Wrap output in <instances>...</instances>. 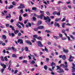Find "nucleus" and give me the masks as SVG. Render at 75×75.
<instances>
[{"label": "nucleus", "mask_w": 75, "mask_h": 75, "mask_svg": "<svg viewBox=\"0 0 75 75\" xmlns=\"http://www.w3.org/2000/svg\"><path fill=\"white\" fill-rule=\"evenodd\" d=\"M11 48H12V50H13L14 51H17V50L16 49H15V48L14 47H11Z\"/></svg>", "instance_id": "22"}, {"label": "nucleus", "mask_w": 75, "mask_h": 75, "mask_svg": "<svg viewBox=\"0 0 75 75\" xmlns=\"http://www.w3.org/2000/svg\"><path fill=\"white\" fill-rule=\"evenodd\" d=\"M12 57H13V58H16L17 56H16V55L14 54H12Z\"/></svg>", "instance_id": "28"}, {"label": "nucleus", "mask_w": 75, "mask_h": 75, "mask_svg": "<svg viewBox=\"0 0 75 75\" xmlns=\"http://www.w3.org/2000/svg\"><path fill=\"white\" fill-rule=\"evenodd\" d=\"M46 60L47 62H49V61H50V59L48 58H46Z\"/></svg>", "instance_id": "53"}, {"label": "nucleus", "mask_w": 75, "mask_h": 75, "mask_svg": "<svg viewBox=\"0 0 75 75\" xmlns=\"http://www.w3.org/2000/svg\"><path fill=\"white\" fill-rule=\"evenodd\" d=\"M14 7V6L13 5H11L10 6H9V7H8V9H11V8H13Z\"/></svg>", "instance_id": "17"}, {"label": "nucleus", "mask_w": 75, "mask_h": 75, "mask_svg": "<svg viewBox=\"0 0 75 75\" xmlns=\"http://www.w3.org/2000/svg\"><path fill=\"white\" fill-rule=\"evenodd\" d=\"M44 16V15L43 14H41L39 16H37V18H40V19H42V18H43V17Z\"/></svg>", "instance_id": "6"}, {"label": "nucleus", "mask_w": 75, "mask_h": 75, "mask_svg": "<svg viewBox=\"0 0 75 75\" xmlns=\"http://www.w3.org/2000/svg\"><path fill=\"white\" fill-rule=\"evenodd\" d=\"M34 30L35 31H38V28H35L34 29Z\"/></svg>", "instance_id": "26"}, {"label": "nucleus", "mask_w": 75, "mask_h": 75, "mask_svg": "<svg viewBox=\"0 0 75 75\" xmlns=\"http://www.w3.org/2000/svg\"><path fill=\"white\" fill-rule=\"evenodd\" d=\"M20 6H19L18 8V9H21L25 8V6L24 4H21ZM21 6H22V7Z\"/></svg>", "instance_id": "5"}, {"label": "nucleus", "mask_w": 75, "mask_h": 75, "mask_svg": "<svg viewBox=\"0 0 75 75\" xmlns=\"http://www.w3.org/2000/svg\"><path fill=\"white\" fill-rule=\"evenodd\" d=\"M45 51H47H47H48V49H47L46 48V46H45Z\"/></svg>", "instance_id": "45"}, {"label": "nucleus", "mask_w": 75, "mask_h": 75, "mask_svg": "<svg viewBox=\"0 0 75 75\" xmlns=\"http://www.w3.org/2000/svg\"><path fill=\"white\" fill-rule=\"evenodd\" d=\"M1 60L2 61H4V57L3 56H1Z\"/></svg>", "instance_id": "33"}, {"label": "nucleus", "mask_w": 75, "mask_h": 75, "mask_svg": "<svg viewBox=\"0 0 75 75\" xmlns=\"http://www.w3.org/2000/svg\"><path fill=\"white\" fill-rule=\"evenodd\" d=\"M60 3H62V4H63V2L61 1H59L58 2V4H59Z\"/></svg>", "instance_id": "61"}, {"label": "nucleus", "mask_w": 75, "mask_h": 75, "mask_svg": "<svg viewBox=\"0 0 75 75\" xmlns=\"http://www.w3.org/2000/svg\"><path fill=\"white\" fill-rule=\"evenodd\" d=\"M66 32L65 30H64V29H63L62 31V33H65Z\"/></svg>", "instance_id": "50"}, {"label": "nucleus", "mask_w": 75, "mask_h": 75, "mask_svg": "<svg viewBox=\"0 0 75 75\" xmlns=\"http://www.w3.org/2000/svg\"><path fill=\"white\" fill-rule=\"evenodd\" d=\"M4 59L6 61H8V59H7V56H5L4 57Z\"/></svg>", "instance_id": "37"}, {"label": "nucleus", "mask_w": 75, "mask_h": 75, "mask_svg": "<svg viewBox=\"0 0 75 75\" xmlns=\"http://www.w3.org/2000/svg\"><path fill=\"white\" fill-rule=\"evenodd\" d=\"M67 38H62V40H67Z\"/></svg>", "instance_id": "44"}, {"label": "nucleus", "mask_w": 75, "mask_h": 75, "mask_svg": "<svg viewBox=\"0 0 75 75\" xmlns=\"http://www.w3.org/2000/svg\"><path fill=\"white\" fill-rule=\"evenodd\" d=\"M25 51H28V48L27 47H25Z\"/></svg>", "instance_id": "34"}, {"label": "nucleus", "mask_w": 75, "mask_h": 75, "mask_svg": "<svg viewBox=\"0 0 75 75\" xmlns=\"http://www.w3.org/2000/svg\"><path fill=\"white\" fill-rule=\"evenodd\" d=\"M18 36H19V37L21 36V33H18Z\"/></svg>", "instance_id": "48"}, {"label": "nucleus", "mask_w": 75, "mask_h": 75, "mask_svg": "<svg viewBox=\"0 0 75 75\" xmlns=\"http://www.w3.org/2000/svg\"><path fill=\"white\" fill-rule=\"evenodd\" d=\"M33 37L34 38H38V35H33Z\"/></svg>", "instance_id": "25"}, {"label": "nucleus", "mask_w": 75, "mask_h": 75, "mask_svg": "<svg viewBox=\"0 0 75 75\" xmlns=\"http://www.w3.org/2000/svg\"><path fill=\"white\" fill-rule=\"evenodd\" d=\"M32 9L33 11L34 10L35 11H36V10H37V8L36 7H33L32 8Z\"/></svg>", "instance_id": "27"}, {"label": "nucleus", "mask_w": 75, "mask_h": 75, "mask_svg": "<svg viewBox=\"0 0 75 75\" xmlns=\"http://www.w3.org/2000/svg\"><path fill=\"white\" fill-rule=\"evenodd\" d=\"M5 70V69L3 68L1 69V73H3V71L4 70Z\"/></svg>", "instance_id": "47"}, {"label": "nucleus", "mask_w": 75, "mask_h": 75, "mask_svg": "<svg viewBox=\"0 0 75 75\" xmlns=\"http://www.w3.org/2000/svg\"><path fill=\"white\" fill-rule=\"evenodd\" d=\"M59 71H60L61 72H64V71L63 69H59Z\"/></svg>", "instance_id": "20"}, {"label": "nucleus", "mask_w": 75, "mask_h": 75, "mask_svg": "<svg viewBox=\"0 0 75 75\" xmlns=\"http://www.w3.org/2000/svg\"><path fill=\"white\" fill-rule=\"evenodd\" d=\"M28 25L29 27H31V23H30V22L28 23Z\"/></svg>", "instance_id": "51"}, {"label": "nucleus", "mask_w": 75, "mask_h": 75, "mask_svg": "<svg viewBox=\"0 0 75 75\" xmlns=\"http://www.w3.org/2000/svg\"><path fill=\"white\" fill-rule=\"evenodd\" d=\"M61 18H56L55 20V21H59L61 20Z\"/></svg>", "instance_id": "24"}, {"label": "nucleus", "mask_w": 75, "mask_h": 75, "mask_svg": "<svg viewBox=\"0 0 75 75\" xmlns=\"http://www.w3.org/2000/svg\"><path fill=\"white\" fill-rule=\"evenodd\" d=\"M44 26L43 25H40L38 26V28L39 29L42 30V29H44Z\"/></svg>", "instance_id": "9"}, {"label": "nucleus", "mask_w": 75, "mask_h": 75, "mask_svg": "<svg viewBox=\"0 0 75 75\" xmlns=\"http://www.w3.org/2000/svg\"><path fill=\"white\" fill-rule=\"evenodd\" d=\"M8 16H6V18H11V14H8Z\"/></svg>", "instance_id": "14"}, {"label": "nucleus", "mask_w": 75, "mask_h": 75, "mask_svg": "<svg viewBox=\"0 0 75 75\" xmlns=\"http://www.w3.org/2000/svg\"><path fill=\"white\" fill-rule=\"evenodd\" d=\"M42 23V21H39L38 22V23H37V25H40Z\"/></svg>", "instance_id": "16"}, {"label": "nucleus", "mask_w": 75, "mask_h": 75, "mask_svg": "<svg viewBox=\"0 0 75 75\" xmlns=\"http://www.w3.org/2000/svg\"><path fill=\"white\" fill-rule=\"evenodd\" d=\"M57 13V12L56 11H55L53 13V15H55Z\"/></svg>", "instance_id": "49"}, {"label": "nucleus", "mask_w": 75, "mask_h": 75, "mask_svg": "<svg viewBox=\"0 0 75 75\" xmlns=\"http://www.w3.org/2000/svg\"><path fill=\"white\" fill-rule=\"evenodd\" d=\"M47 65H45L44 66V68L45 69V70H47Z\"/></svg>", "instance_id": "40"}, {"label": "nucleus", "mask_w": 75, "mask_h": 75, "mask_svg": "<svg viewBox=\"0 0 75 75\" xmlns=\"http://www.w3.org/2000/svg\"><path fill=\"white\" fill-rule=\"evenodd\" d=\"M66 23H64L62 24V27L63 28H65V24Z\"/></svg>", "instance_id": "38"}, {"label": "nucleus", "mask_w": 75, "mask_h": 75, "mask_svg": "<svg viewBox=\"0 0 75 75\" xmlns=\"http://www.w3.org/2000/svg\"><path fill=\"white\" fill-rule=\"evenodd\" d=\"M60 12H61V11H59L57 13V16H60V15H61V13H60Z\"/></svg>", "instance_id": "32"}, {"label": "nucleus", "mask_w": 75, "mask_h": 75, "mask_svg": "<svg viewBox=\"0 0 75 75\" xmlns=\"http://www.w3.org/2000/svg\"><path fill=\"white\" fill-rule=\"evenodd\" d=\"M15 42L16 44L17 45H18V43H19L20 42V44H23V40L21 39H19L18 42L16 41H15Z\"/></svg>", "instance_id": "2"}, {"label": "nucleus", "mask_w": 75, "mask_h": 75, "mask_svg": "<svg viewBox=\"0 0 75 75\" xmlns=\"http://www.w3.org/2000/svg\"><path fill=\"white\" fill-rule=\"evenodd\" d=\"M45 32H47V33H50L51 31H50L48 30H45Z\"/></svg>", "instance_id": "43"}, {"label": "nucleus", "mask_w": 75, "mask_h": 75, "mask_svg": "<svg viewBox=\"0 0 75 75\" xmlns=\"http://www.w3.org/2000/svg\"><path fill=\"white\" fill-rule=\"evenodd\" d=\"M37 39L39 40H42V38L41 37L38 36V37Z\"/></svg>", "instance_id": "23"}, {"label": "nucleus", "mask_w": 75, "mask_h": 75, "mask_svg": "<svg viewBox=\"0 0 75 75\" xmlns=\"http://www.w3.org/2000/svg\"><path fill=\"white\" fill-rule=\"evenodd\" d=\"M27 62H28L27 60H24L22 62H23V63H25L26 64H27Z\"/></svg>", "instance_id": "19"}, {"label": "nucleus", "mask_w": 75, "mask_h": 75, "mask_svg": "<svg viewBox=\"0 0 75 75\" xmlns=\"http://www.w3.org/2000/svg\"><path fill=\"white\" fill-rule=\"evenodd\" d=\"M28 15H27V13H25L23 15V16L24 17H25L26 16H27Z\"/></svg>", "instance_id": "52"}, {"label": "nucleus", "mask_w": 75, "mask_h": 75, "mask_svg": "<svg viewBox=\"0 0 75 75\" xmlns=\"http://www.w3.org/2000/svg\"><path fill=\"white\" fill-rule=\"evenodd\" d=\"M62 58L63 60H65L66 59H67V57H66V56L65 55H63Z\"/></svg>", "instance_id": "13"}, {"label": "nucleus", "mask_w": 75, "mask_h": 75, "mask_svg": "<svg viewBox=\"0 0 75 75\" xmlns=\"http://www.w3.org/2000/svg\"><path fill=\"white\" fill-rule=\"evenodd\" d=\"M2 38H3L4 40H6V38H7V37H6V35H2Z\"/></svg>", "instance_id": "15"}, {"label": "nucleus", "mask_w": 75, "mask_h": 75, "mask_svg": "<svg viewBox=\"0 0 75 75\" xmlns=\"http://www.w3.org/2000/svg\"><path fill=\"white\" fill-rule=\"evenodd\" d=\"M19 58L20 59H23V57L21 56V57H19Z\"/></svg>", "instance_id": "60"}, {"label": "nucleus", "mask_w": 75, "mask_h": 75, "mask_svg": "<svg viewBox=\"0 0 75 75\" xmlns=\"http://www.w3.org/2000/svg\"><path fill=\"white\" fill-rule=\"evenodd\" d=\"M71 72L73 73L75 72V70H74L73 69H72L71 70Z\"/></svg>", "instance_id": "63"}, {"label": "nucleus", "mask_w": 75, "mask_h": 75, "mask_svg": "<svg viewBox=\"0 0 75 75\" xmlns=\"http://www.w3.org/2000/svg\"><path fill=\"white\" fill-rule=\"evenodd\" d=\"M67 37V38L69 41H72V40H71V39H70V37L69 36H68Z\"/></svg>", "instance_id": "35"}, {"label": "nucleus", "mask_w": 75, "mask_h": 75, "mask_svg": "<svg viewBox=\"0 0 75 75\" xmlns=\"http://www.w3.org/2000/svg\"><path fill=\"white\" fill-rule=\"evenodd\" d=\"M55 27H60V25H59V23H57V22H55L54 24Z\"/></svg>", "instance_id": "7"}, {"label": "nucleus", "mask_w": 75, "mask_h": 75, "mask_svg": "<svg viewBox=\"0 0 75 75\" xmlns=\"http://www.w3.org/2000/svg\"><path fill=\"white\" fill-rule=\"evenodd\" d=\"M63 51L64 52V53H66V54H67L69 52V51L68 50H65L64 48H63Z\"/></svg>", "instance_id": "11"}, {"label": "nucleus", "mask_w": 75, "mask_h": 75, "mask_svg": "<svg viewBox=\"0 0 75 75\" xmlns=\"http://www.w3.org/2000/svg\"><path fill=\"white\" fill-rule=\"evenodd\" d=\"M46 13L47 16H50V13L48 11L46 12Z\"/></svg>", "instance_id": "30"}, {"label": "nucleus", "mask_w": 75, "mask_h": 75, "mask_svg": "<svg viewBox=\"0 0 75 75\" xmlns=\"http://www.w3.org/2000/svg\"><path fill=\"white\" fill-rule=\"evenodd\" d=\"M35 63V62L34 60L32 61L31 62V63L32 64H34Z\"/></svg>", "instance_id": "41"}, {"label": "nucleus", "mask_w": 75, "mask_h": 75, "mask_svg": "<svg viewBox=\"0 0 75 75\" xmlns=\"http://www.w3.org/2000/svg\"><path fill=\"white\" fill-rule=\"evenodd\" d=\"M11 35L12 37H14L15 36V34L13 33H11Z\"/></svg>", "instance_id": "39"}, {"label": "nucleus", "mask_w": 75, "mask_h": 75, "mask_svg": "<svg viewBox=\"0 0 75 75\" xmlns=\"http://www.w3.org/2000/svg\"><path fill=\"white\" fill-rule=\"evenodd\" d=\"M18 24H21V25H22L23 28H24V24L23 23H21V22H18Z\"/></svg>", "instance_id": "21"}, {"label": "nucleus", "mask_w": 75, "mask_h": 75, "mask_svg": "<svg viewBox=\"0 0 75 75\" xmlns=\"http://www.w3.org/2000/svg\"><path fill=\"white\" fill-rule=\"evenodd\" d=\"M33 20H34V21H35L37 20V19L35 17H33Z\"/></svg>", "instance_id": "54"}, {"label": "nucleus", "mask_w": 75, "mask_h": 75, "mask_svg": "<svg viewBox=\"0 0 75 75\" xmlns=\"http://www.w3.org/2000/svg\"><path fill=\"white\" fill-rule=\"evenodd\" d=\"M25 42H26L28 44H29L30 45H32V43L28 40H25Z\"/></svg>", "instance_id": "8"}, {"label": "nucleus", "mask_w": 75, "mask_h": 75, "mask_svg": "<svg viewBox=\"0 0 75 75\" xmlns=\"http://www.w3.org/2000/svg\"><path fill=\"white\" fill-rule=\"evenodd\" d=\"M53 37L54 38H55V39H56H56H58L59 38H58L57 37L55 36H54Z\"/></svg>", "instance_id": "57"}, {"label": "nucleus", "mask_w": 75, "mask_h": 75, "mask_svg": "<svg viewBox=\"0 0 75 75\" xmlns=\"http://www.w3.org/2000/svg\"><path fill=\"white\" fill-rule=\"evenodd\" d=\"M17 72H18V70H15L14 72V74H17Z\"/></svg>", "instance_id": "58"}, {"label": "nucleus", "mask_w": 75, "mask_h": 75, "mask_svg": "<svg viewBox=\"0 0 75 75\" xmlns=\"http://www.w3.org/2000/svg\"><path fill=\"white\" fill-rule=\"evenodd\" d=\"M6 25V27H9V25H10V24L8 23H7Z\"/></svg>", "instance_id": "46"}, {"label": "nucleus", "mask_w": 75, "mask_h": 75, "mask_svg": "<svg viewBox=\"0 0 75 75\" xmlns=\"http://www.w3.org/2000/svg\"><path fill=\"white\" fill-rule=\"evenodd\" d=\"M70 37H71V38H72L73 40H75V39L74 38V36L72 35H70Z\"/></svg>", "instance_id": "42"}, {"label": "nucleus", "mask_w": 75, "mask_h": 75, "mask_svg": "<svg viewBox=\"0 0 75 75\" xmlns=\"http://www.w3.org/2000/svg\"><path fill=\"white\" fill-rule=\"evenodd\" d=\"M55 65V63L53 62H52V63H51L50 65L51 67H53V65Z\"/></svg>", "instance_id": "36"}, {"label": "nucleus", "mask_w": 75, "mask_h": 75, "mask_svg": "<svg viewBox=\"0 0 75 75\" xmlns=\"http://www.w3.org/2000/svg\"><path fill=\"white\" fill-rule=\"evenodd\" d=\"M59 36L60 37H61V38H62V34H61V33H59Z\"/></svg>", "instance_id": "55"}, {"label": "nucleus", "mask_w": 75, "mask_h": 75, "mask_svg": "<svg viewBox=\"0 0 75 75\" xmlns=\"http://www.w3.org/2000/svg\"><path fill=\"white\" fill-rule=\"evenodd\" d=\"M50 17H49L48 16H47L46 17H45V16H44V20H48V19H49Z\"/></svg>", "instance_id": "12"}, {"label": "nucleus", "mask_w": 75, "mask_h": 75, "mask_svg": "<svg viewBox=\"0 0 75 75\" xmlns=\"http://www.w3.org/2000/svg\"><path fill=\"white\" fill-rule=\"evenodd\" d=\"M40 13H41V14H43V15L44 14V11H40Z\"/></svg>", "instance_id": "29"}, {"label": "nucleus", "mask_w": 75, "mask_h": 75, "mask_svg": "<svg viewBox=\"0 0 75 75\" xmlns=\"http://www.w3.org/2000/svg\"><path fill=\"white\" fill-rule=\"evenodd\" d=\"M37 43H38V45L39 47H43V45L41 44V41H38L37 42Z\"/></svg>", "instance_id": "4"}, {"label": "nucleus", "mask_w": 75, "mask_h": 75, "mask_svg": "<svg viewBox=\"0 0 75 75\" xmlns=\"http://www.w3.org/2000/svg\"><path fill=\"white\" fill-rule=\"evenodd\" d=\"M22 17L21 16V14H20L19 16V20L21 21H22L23 20H22Z\"/></svg>", "instance_id": "18"}, {"label": "nucleus", "mask_w": 75, "mask_h": 75, "mask_svg": "<svg viewBox=\"0 0 75 75\" xmlns=\"http://www.w3.org/2000/svg\"><path fill=\"white\" fill-rule=\"evenodd\" d=\"M51 21V19L49 18L48 19L47 21H46L45 22L48 24V25H51L50 22Z\"/></svg>", "instance_id": "10"}, {"label": "nucleus", "mask_w": 75, "mask_h": 75, "mask_svg": "<svg viewBox=\"0 0 75 75\" xmlns=\"http://www.w3.org/2000/svg\"><path fill=\"white\" fill-rule=\"evenodd\" d=\"M10 27L11 28H12V30L13 31H14V33L15 34H18V33H19V31L17 30H16L15 31V29H14V27H13L11 25H10Z\"/></svg>", "instance_id": "1"}, {"label": "nucleus", "mask_w": 75, "mask_h": 75, "mask_svg": "<svg viewBox=\"0 0 75 75\" xmlns=\"http://www.w3.org/2000/svg\"><path fill=\"white\" fill-rule=\"evenodd\" d=\"M65 64L66 65H64V64H61L60 65V67H61V66H63V68H67L68 67V65H67V62H64Z\"/></svg>", "instance_id": "3"}, {"label": "nucleus", "mask_w": 75, "mask_h": 75, "mask_svg": "<svg viewBox=\"0 0 75 75\" xmlns=\"http://www.w3.org/2000/svg\"><path fill=\"white\" fill-rule=\"evenodd\" d=\"M33 60H34V61H36V60H37L36 59H35L34 56L33 55Z\"/></svg>", "instance_id": "62"}, {"label": "nucleus", "mask_w": 75, "mask_h": 75, "mask_svg": "<svg viewBox=\"0 0 75 75\" xmlns=\"http://www.w3.org/2000/svg\"><path fill=\"white\" fill-rule=\"evenodd\" d=\"M1 14L2 16H4V15H5V14L4 13V12H2Z\"/></svg>", "instance_id": "64"}, {"label": "nucleus", "mask_w": 75, "mask_h": 75, "mask_svg": "<svg viewBox=\"0 0 75 75\" xmlns=\"http://www.w3.org/2000/svg\"><path fill=\"white\" fill-rule=\"evenodd\" d=\"M56 67H57V69H56L57 70H58V69H60L61 68V67H60L59 66H57Z\"/></svg>", "instance_id": "31"}, {"label": "nucleus", "mask_w": 75, "mask_h": 75, "mask_svg": "<svg viewBox=\"0 0 75 75\" xmlns=\"http://www.w3.org/2000/svg\"><path fill=\"white\" fill-rule=\"evenodd\" d=\"M2 45L3 46H4L6 45V43H5V42H3V43H2Z\"/></svg>", "instance_id": "59"}, {"label": "nucleus", "mask_w": 75, "mask_h": 75, "mask_svg": "<svg viewBox=\"0 0 75 75\" xmlns=\"http://www.w3.org/2000/svg\"><path fill=\"white\" fill-rule=\"evenodd\" d=\"M3 67L4 69H5V68H6V64H4Z\"/></svg>", "instance_id": "56"}]
</instances>
